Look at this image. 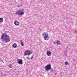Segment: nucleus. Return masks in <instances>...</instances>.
<instances>
[{
    "mask_svg": "<svg viewBox=\"0 0 77 77\" xmlns=\"http://www.w3.org/2000/svg\"><path fill=\"white\" fill-rule=\"evenodd\" d=\"M1 38L3 41H4L6 42H8L10 41V38H9V36L6 34V33H4V34L2 35Z\"/></svg>",
    "mask_w": 77,
    "mask_h": 77,
    "instance_id": "nucleus-1",
    "label": "nucleus"
},
{
    "mask_svg": "<svg viewBox=\"0 0 77 77\" xmlns=\"http://www.w3.org/2000/svg\"><path fill=\"white\" fill-rule=\"evenodd\" d=\"M24 14V9H22L19 10H17L15 13V15H18L19 16H22Z\"/></svg>",
    "mask_w": 77,
    "mask_h": 77,
    "instance_id": "nucleus-2",
    "label": "nucleus"
},
{
    "mask_svg": "<svg viewBox=\"0 0 77 77\" xmlns=\"http://www.w3.org/2000/svg\"><path fill=\"white\" fill-rule=\"evenodd\" d=\"M51 65L50 64H48L45 68V70L48 71L50 69L51 71L53 72L54 71V69L53 68L51 69Z\"/></svg>",
    "mask_w": 77,
    "mask_h": 77,
    "instance_id": "nucleus-3",
    "label": "nucleus"
},
{
    "mask_svg": "<svg viewBox=\"0 0 77 77\" xmlns=\"http://www.w3.org/2000/svg\"><path fill=\"white\" fill-rule=\"evenodd\" d=\"M48 35V33L46 32H44L43 33L42 36L45 40H48L49 39V37Z\"/></svg>",
    "mask_w": 77,
    "mask_h": 77,
    "instance_id": "nucleus-4",
    "label": "nucleus"
},
{
    "mask_svg": "<svg viewBox=\"0 0 77 77\" xmlns=\"http://www.w3.org/2000/svg\"><path fill=\"white\" fill-rule=\"evenodd\" d=\"M30 54H32V52L31 51H26L24 53V55L25 56H29Z\"/></svg>",
    "mask_w": 77,
    "mask_h": 77,
    "instance_id": "nucleus-5",
    "label": "nucleus"
},
{
    "mask_svg": "<svg viewBox=\"0 0 77 77\" xmlns=\"http://www.w3.org/2000/svg\"><path fill=\"white\" fill-rule=\"evenodd\" d=\"M17 62L18 64L20 65H23V60L21 59H18L17 60Z\"/></svg>",
    "mask_w": 77,
    "mask_h": 77,
    "instance_id": "nucleus-6",
    "label": "nucleus"
},
{
    "mask_svg": "<svg viewBox=\"0 0 77 77\" xmlns=\"http://www.w3.org/2000/svg\"><path fill=\"white\" fill-rule=\"evenodd\" d=\"M14 24L15 25L18 26H19L20 25V23L18 22L17 20H15L14 22Z\"/></svg>",
    "mask_w": 77,
    "mask_h": 77,
    "instance_id": "nucleus-7",
    "label": "nucleus"
},
{
    "mask_svg": "<svg viewBox=\"0 0 77 77\" xmlns=\"http://www.w3.org/2000/svg\"><path fill=\"white\" fill-rule=\"evenodd\" d=\"M46 54L47 56H51V52L49 51H48L47 52Z\"/></svg>",
    "mask_w": 77,
    "mask_h": 77,
    "instance_id": "nucleus-8",
    "label": "nucleus"
},
{
    "mask_svg": "<svg viewBox=\"0 0 77 77\" xmlns=\"http://www.w3.org/2000/svg\"><path fill=\"white\" fill-rule=\"evenodd\" d=\"M13 48H17V45L16 43H14L12 45Z\"/></svg>",
    "mask_w": 77,
    "mask_h": 77,
    "instance_id": "nucleus-9",
    "label": "nucleus"
},
{
    "mask_svg": "<svg viewBox=\"0 0 77 77\" xmlns=\"http://www.w3.org/2000/svg\"><path fill=\"white\" fill-rule=\"evenodd\" d=\"M60 42L59 40H57V45H60Z\"/></svg>",
    "mask_w": 77,
    "mask_h": 77,
    "instance_id": "nucleus-10",
    "label": "nucleus"
},
{
    "mask_svg": "<svg viewBox=\"0 0 77 77\" xmlns=\"http://www.w3.org/2000/svg\"><path fill=\"white\" fill-rule=\"evenodd\" d=\"M3 18H0V23H3Z\"/></svg>",
    "mask_w": 77,
    "mask_h": 77,
    "instance_id": "nucleus-11",
    "label": "nucleus"
},
{
    "mask_svg": "<svg viewBox=\"0 0 77 77\" xmlns=\"http://www.w3.org/2000/svg\"><path fill=\"white\" fill-rule=\"evenodd\" d=\"M20 42L22 46H24V44H23V41H22V40H20Z\"/></svg>",
    "mask_w": 77,
    "mask_h": 77,
    "instance_id": "nucleus-12",
    "label": "nucleus"
},
{
    "mask_svg": "<svg viewBox=\"0 0 77 77\" xmlns=\"http://www.w3.org/2000/svg\"><path fill=\"white\" fill-rule=\"evenodd\" d=\"M65 65H69V63H68V62H66L65 63Z\"/></svg>",
    "mask_w": 77,
    "mask_h": 77,
    "instance_id": "nucleus-13",
    "label": "nucleus"
},
{
    "mask_svg": "<svg viewBox=\"0 0 77 77\" xmlns=\"http://www.w3.org/2000/svg\"><path fill=\"white\" fill-rule=\"evenodd\" d=\"M8 66L10 68H12V66L10 64L9 65H8Z\"/></svg>",
    "mask_w": 77,
    "mask_h": 77,
    "instance_id": "nucleus-14",
    "label": "nucleus"
},
{
    "mask_svg": "<svg viewBox=\"0 0 77 77\" xmlns=\"http://www.w3.org/2000/svg\"><path fill=\"white\" fill-rule=\"evenodd\" d=\"M33 56L34 55H32V57H31L30 59H33Z\"/></svg>",
    "mask_w": 77,
    "mask_h": 77,
    "instance_id": "nucleus-15",
    "label": "nucleus"
},
{
    "mask_svg": "<svg viewBox=\"0 0 77 77\" xmlns=\"http://www.w3.org/2000/svg\"><path fill=\"white\" fill-rule=\"evenodd\" d=\"M54 44H57V42H54Z\"/></svg>",
    "mask_w": 77,
    "mask_h": 77,
    "instance_id": "nucleus-16",
    "label": "nucleus"
},
{
    "mask_svg": "<svg viewBox=\"0 0 77 77\" xmlns=\"http://www.w3.org/2000/svg\"><path fill=\"white\" fill-rule=\"evenodd\" d=\"M27 59H28L29 60V58L28 57H27Z\"/></svg>",
    "mask_w": 77,
    "mask_h": 77,
    "instance_id": "nucleus-17",
    "label": "nucleus"
},
{
    "mask_svg": "<svg viewBox=\"0 0 77 77\" xmlns=\"http://www.w3.org/2000/svg\"><path fill=\"white\" fill-rule=\"evenodd\" d=\"M56 74H56V73H55V75H56Z\"/></svg>",
    "mask_w": 77,
    "mask_h": 77,
    "instance_id": "nucleus-18",
    "label": "nucleus"
},
{
    "mask_svg": "<svg viewBox=\"0 0 77 77\" xmlns=\"http://www.w3.org/2000/svg\"><path fill=\"white\" fill-rule=\"evenodd\" d=\"M20 7V6L19 5H18V7Z\"/></svg>",
    "mask_w": 77,
    "mask_h": 77,
    "instance_id": "nucleus-19",
    "label": "nucleus"
},
{
    "mask_svg": "<svg viewBox=\"0 0 77 77\" xmlns=\"http://www.w3.org/2000/svg\"><path fill=\"white\" fill-rule=\"evenodd\" d=\"M74 61H74V60H73V62H74Z\"/></svg>",
    "mask_w": 77,
    "mask_h": 77,
    "instance_id": "nucleus-20",
    "label": "nucleus"
}]
</instances>
